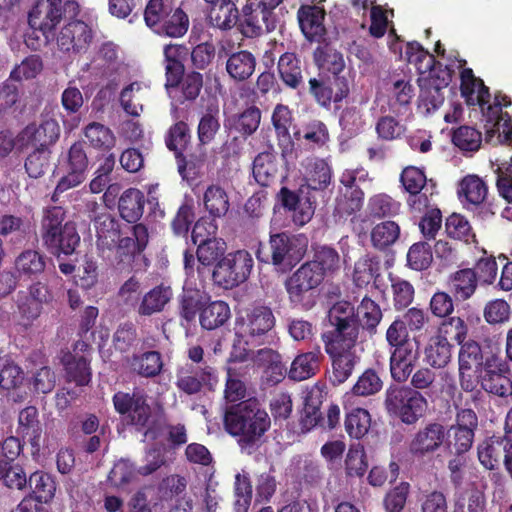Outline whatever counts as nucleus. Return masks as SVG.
<instances>
[{
	"instance_id": "obj_24",
	"label": "nucleus",
	"mask_w": 512,
	"mask_h": 512,
	"mask_svg": "<svg viewBox=\"0 0 512 512\" xmlns=\"http://www.w3.org/2000/svg\"><path fill=\"white\" fill-rule=\"evenodd\" d=\"M325 11L317 5H305L298 11L301 31L310 41H320L325 34Z\"/></svg>"
},
{
	"instance_id": "obj_29",
	"label": "nucleus",
	"mask_w": 512,
	"mask_h": 512,
	"mask_svg": "<svg viewBox=\"0 0 512 512\" xmlns=\"http://www.w3.org/2000/svg\"><path fill=\"white\" fill-rule=\"evenodd\" d=\"M461 78V94L469 105L483 106L489 102V91L483 81L476 78L471 69H463Z\"/></svg>"
},
{
	"instance_id": "obj_28",
	"label": "nucleus",
	"mask_w": 512,
	"mask_h": 512,
	"mask_svg": "<svg viewBox=\"0 0 512 512\" xmlns=\"http://www.w3.org/2000/svg\"><path fill=\"white\" fill-rule=\"evenodd\" d=\"M457 194L464 205L478 206L485 201L488 187L478 175L468 174L459 181Z\"/></svg>"
},
{
	"instance_id": "obj_63",
	"label": "nucleus",
	"mask_w": 512,
	"mask_h": 512,
	"mask_svg": "<svg viewBox=\"0 0 512 512\" xmlns=\"http://www.w3.org/2000/svg\"><path fill=\"white\" fill-rule=\"evenodd\" d=\"M133 466L126 460L116 462L109 472L108 481L116 488H123L135 478Z\"/></svg>"
},
{
	"instance_id": "obj_7",
	"label": "nucleus",
	"mask_w": 512,
	"mask_h": 512,
	"mask_svg": "<svg viewBox=\"0 0 512 512\" xmlns=\"http://www.w3.org/2000/svg\"><path fill=\"white\" fill-rule=\"evenodd\" d=\"M116 411L126 415L127 421L138 430L148 429L155 423V415L144 395L118 392L113 397Z\"/></svg>"
},
{
	"instance_id": "obj_2",
	"label": "nucleus",
	"mask_w": 512,
	"mask_h": 512,
	"mask_svg": "<svg viewBox=\"0 0 512 512\" xmlns=\"http://www.w3.org/2000/svg\"><path fill=\"white\" fill-rule=\"evenodd\" d=\"M267 412L255 402H242L227 409L224 417L226 431L239 436L240 442L250 444L257 441L270 427Z\"/></svg>"
},
{
	"instance_id": "obj_23",
	"label": "nucleus",
	"mask_w": 512,
	"mask_h": 512,
	"mask_svg": "<svg viewBox=\"0 0 512 512\" xmlns=\"http://www.w3.org/2000/svg\"><path fill=\"white\" fill-rule=\"evenodd\" d=\"M17 433L27 439L32 447V454L36 455L41 449L42 426L38 419V411L29 406L20 411L18 416Z\"/></svg>"
},
{
	"instance_id": "obj_50",
	"label": "nucleus",
	"mask_w": 512,
	"mask_h": 512,
	"mask_svg": "<svg viewBox=\"0 0 512 512\" xmlns=\"http://www.w3.org/2000/svg\"><path fill=\"white\" fill-rule=\"evenodd\" d=\"M278 72L285 84L293 88H295L302 79L299 61L293 53H285L280 57L278 61Z\"/></svg>"
},
{
	"instance_id": "obj_17",
	"label": "nucleus",
	"mask_w": 512,
	"mask_h": 512,
	"mask_svg": "<svg viewBox=\"0 0 512 512\" xmlns=\"http://www.w3.org/2000/svg\"><path fill=\"white\" fill-rule=\"evenodd\" d=\"M445 438V429L442 425L433 423L420 429L410 441L409 451L417 457L423 458L437 451Z\"/></svg>"
},
{
	"instance_id": "obj_48",
	"label": "nucleus",
	"mask_w": 512,
	"mask_h": 512,
	"mask_svg": "<svg viewBox=\"0 0 512 512\" xmlns=\"http://www.w3.org/2000/svg\"><path fill=\"white\" fill-rule=\"evenodd\" d=\"M400 235V227L394 221H384L371 231V241L377 248H386L396 242Z\"/></svg>"
},
{
	"instance_id": "obj_4",
	"label": "nucleus",
	"mask_w": 512,
	"mask_h": 512,
	"mask_svg": "<svg viewBox=\"0 0 512 512\" xmlns=\"http://www.w3.org/2000/svg\"><path fill=\"white\" fill-rule=\"evenodd\" d=\"M387 411L405 424H414L424 416L427 400L419 392L407 387H391L386 392Z\"/></svg>"
},
{
	"instance_id": "obj_1",
	"label": "nucleus",
	"mask_w": 512,
	"mask_h": 512,
	"mask_svg": "<svg viewBox=\"0 0 512 512\" xmlns=\"http://www.w3.org/2000/svg\"><path fill=\"white\" fill-rule=\"evenodd\" d=\"M191 255L185 256L186 280L183 286L181 316L187 321H193L199 314L201 326L207 330L216 329L224 325L231 316L229 305L221 300L205 304L207 295L203 291L205 280L204 270L198 269L199 282L196 281Z\"/></svg>"
},
{
	"instance_id": "obj_21",
	"label": "nucleus",
	"mask_w": 512,
	"mask_h": 512,
	"mask_svg": "<svg viewBox=\"0 0 512 512\" xmlns=\"http://www.w3.org/2000/svg\"><path fill=\"white\" fill-rule=\"evenodd\" d=\"M60 135V127L55 119H47L39 127L28 126L19 136V141L23 145L32 147H42L53 144Z\"/></svg>"
},
{
	"instance_id": "obj_40",
	"label": "nucleus",
	"mask_w": 512,
	"mask_h": 512,
	"mask_svg": "<svg viewBox=\"0 0 512 512\" xmlns=\"http://www.w3.org/2000/svg\"><path fill=\"white\" fill-rule=\"evenodd\" d=\"M255 66L254 56L248 51H240L228 58L226 70L233 79L242 81L253 74Z\"/></svg>"
},
{
	"instance_id": "obj_5",
	"label": "nucleus",
	"mask_w": 512,
	"mask_h": 512,
	"mask_svg": "<svg viewBox=\"0 0 512 512\" xmlns=\"http://www.w3.org/2000/svg\"><path fill=\"white\" fill-rule=\"evenodd\" d=\"M274 326V316L270 309L259 307L254 309L247 315L246 319H242L236 323V335L242 339L238 340V344L234 345L231 362L245 361L248 356V350L240 347L241 342L248 345L253 343L256 336H261L272 329Z\"/></svg>"
},
{
	"instance_id": "obj_51",
	"label": "nucleus",
	"mask_w": 512,
	"mask_h": 512,
	"mask_svg": "<svg viewBox=\"0 0 512 512\" xmlns=\"http://www.w3.org/2000/svg\"><path fill=\"white\" fill-rule=\"evenodd\" d=\"M162 360L158 352L150 351L133 358L132 369L145 377L157 375L162 369Z\"/></svg>"
},
{
	"instance_id": "obj_55",
	"label": "nucleus",
	"mask_w": 512,
	"mask_h": 512,
	"mask_svg": "<svg viewBox=\"0 0 512 512\" xmlns=\"http://www.w3.org/2000/svg\"><path fill=\"white\" fill-rule=\"evenodd\" d=\"M299 139H303L307 144L324 145L329 139V133L324 123L319 120H312L303 125L297 132Z\"/></svg>"
},
{
	"instance_id": "obj_15",
	"label": "nucleus",
	"mask_w": 512,
	"mask_h": 512,
	"mask_svg": "<svg viewBox=\"0 0 512 512\" xmlns=\"http://www.w3.org/2000/svg\"><path fill=\"white\" fill-rule=\"evenodd\" d=\"M92 41V31L82 21H72L60 30L57 36V46L65 53L85 52Z\"/></svg>"
},
{
	"instance_id": "obj_20",
	"label": "nucleus",
	"mask_w": 512,
	"mask_h": 512,
	"mask_svg": "<svg viewBox=\"0 0 512 512\" xmlns=\"http://www.w3.org/2000/svg\"><path fill=\"white\" fill-rule=\"evenodd\" d=\"M508 108H511V101H504V103L496 101L488 106L484 115L487 122L491 124L489 131L497 133L501 143L512 146V112Z\"/></svg>"
},
{
	"instance_id": "obj_41",
	"label": "nucleus",
	"mask_w": 512,
	"mask_h": 512,
	"mask_svg": "<svg viewBox=\"0 0 512 512\" xmlns=\"http://www.w3.org/2000/svg\"><path fill=\"white\" fill-rule=\"evenodd\" d=\"M261 112L255 107L246 108L228 119V125L243 136L252 135L259 127Z\"/></svg>"
},
{
	"instance_id": "obj_26",
	"label": "nucleus",
	"mask_w": 512,
	"mask_h": 512,
	"mask_svg": "<svg viewBox=\"0 0 512 512\" xmlns=\"http://www.w3.org/2000/svg\"><path fill=\"white\" fill-rule=\"evenodd\" d=\"M449 81V71H443L441 75L436 76L434 82H430L426 87H420L419 108L427 114L438 109L444 101L442 90L448 86Z\"/></svg>"
},
{
	"instance_id": "obj_16",
	"label": "nucleus",
	"mask_w": 512,
	"mask_h": 512,
	"mask_svg": "<svg viewBox=\"0 0 512 512\" xmlns=\"http://www.w3.org/2000/svg\"><path fill=\"white\" fill-rule=\"evenodd\" d=\"M62 17V0L39 2L29 14V24L43 33L46 39Z\"/></svg>"
},
{
	"instance_id": "obj_39",
	"label": "nucleus",
	"mask_w": 512,
	"mask_h": 512,
	"mask_svg": "<svg viewBox=\"0 0 512 512\" xmlns=\"http://www.w3.org/2000/svg\"><path fill=\"white\" fill-rule=\"evenodd\" d=\"M322 393L318 388L311 389L304 401V409L300 418L301 431L306 433L312 430L321 418L320 406Z\"/></svg>"
},
{
	"instance_id": "obj_32",
	"label": "nucleus",
	"mask_w": 512,
	"mask_h": 512,
	"mask_svg": "<svg viewBox=\"0 0 512 512\" xmlns=\"http://www.w3.org/2000/svg\"><path fill=\"white\" fill-rule=\"evenodd\" d=\"M322 354L319 350L299 354L292 361L288 375L295 381L306 380L316 374Z\"/></svg>"
},
{
	"instance_id": "obj_36",
	"label": "nucleus",
	"mask_w": 512,
	"mask_h": 512,
	"mask_svg": "<svg viewBox=\"0 0 512 512\" xmlns=\"http://www.w3.org/2000/svg\"><path fill=\"white\" fill-rule=\"evenodd\" d=\"M187 49L181 45L169 44L164 48L165 68L167 75V87H175L183 74L182 56Z\"/></svg>"
},
{
	"instance_id": "obj_10",
	"label": "nucleus",
	"mask_w": 512,
	"mask_h": 512,
	"mask_svg": "<svg viewBox=\"0 0 512 512\" xmlns=\"http://www.w3.org/2000/svg\"><path fill=\"white\" fill-rule=\"evenodd\" d=\"M322 282V273L303 264L287 281L286 288L291 302L310 308L314 303V289Z\"/></svg>"
},
{
	"instance_id": "obj_45",
	"label": "nucleus",
	"mask_w": 512,
	"mask_h": 512,
	"mask_svg": "<svg viewBox=\"0 0 512 512\" xmlns=\"http://www.w3.org/2000/svg\"><path fill=\"white\" fill-rule=\"evenodd\" d=\"M84 135L90 145L97 149L110 150L116 143V137L110 128L98 122L88 124Z\"/></svg>"
},
{
	"instance_id": "obj_22",
	"label": "nucleus",
	"mask_w": 512,
	"mask_h": 512,
	"mask_svg": "<svg viewBox=\"0 0 512 512\" xmlns=\"http://www.w3.org/2000/svg\"><path fill=\"white\" fill-rule=\"evenodd\" d=\"M418 356L417 343L392 349L390 356L392 377L398 382L406 381L413 371Z\"/></svg>"
},
{
	"instance_id": "obj_53",
	"label": "nucleus",
	"mask_w": 512,
	"mask_h": 512,
	"mask_svg": "<svg viewBox=\"0 0 512 512\" xmlns=\"http://www.w3.org/2000/svg\"><path fill=\"white\" fill-rule=\"evenodd\" d=\"M452 140L455 146L460 150L464 152H475L481 146L482 136L476 129L462 126L454 132Z\"/></svg>"
},
{
	"instance_id": "obj_56",
	"label": "nucleus",
	"mask_w": 512,
	"mask_h": 512,
	"mask_svg": "<svg viewBox=\"0 0 512 512\" xmlns=\"http://www.w3.org/2000/svg\"><path fill=\"white\" fill-rule=\"evenodd\" d=\"M16 270L24 275L41 273L45 268L43 257L33 250L22 252L15 261Z\"/></svg>"
},
{
	"instance_id": "obj_42",
	"label": "nucleus",
	"mask_w": 512,
	"mask_h": 512,
	"mask_svg": "<svg viewBox=\"0 0 512 512\" xmlns=\"http://www.w3.org/2000/svg\"><path fill=\"white\" fill-rule=\"evenodd\" d=\"M144 196L137 189L127 190L120 198L119 211L123 219L128 222L138 220L143 213Z\"/></svg>"
},
{
	"instance_id": "obj_46",
	"label": "nucleus",
	"mask_w": 512,
	"mask_h": 512,
	"mask_svg": "<svg viewBox=\"0 0 512 512\" xmlns=\"http://www.w3.org/2000/svg\"><path fill=\"white\" fill-rule=\"evenodd\" d=\"M276 157L272 153L264 152L257 155L253 163V176L262 186H268L276 177Z\"/></svg>"
},
{
	"instance_id": "obj_34",
	"label": "nucleus",
	"mask_w": 512,
	"mask_h": 512,
	"mask_svg": "<svg viewBox=\"0 0 512 512\" xmlns=\"http://www.w3.org/2000/svg\"><path fill=\"white\" fill-rule=\"evenodd\" d=\"M172 290L169 286L158 285L144 294L139 306L138 313L142 316H150L161 312L172 298Z\"/></svg>"
},
{
	"instance_id": "obj_19",
	"label": "nucleus",
	"mask_w": 512,
	"mask_h": 512,
	"mask_svg": "<svg viewBox=\"0 0 512 512\" xmlns=\"http://www.w3.org/2000/svg\"><path fill=\"white\" fill-rule=\"evenodd\" d=\"M408 61L414 64L418 70L419 87H426L430 82L436 80L437 75L441 72L447 71L442 69L441 66L436 65L434 56L428 51H425L418 43H411L407 47Z\"/></svg>"
},
{
	"instance_id": "obj_8",
	"label": "nucleus",
	"mask_w": 512,
	"mask_h": 512,
	"mask_svg": "<svg viewBox=\"0 0 512 512\" xmlns=\"http://www.w3.org/2000/svg\"><path fill=\"white\" fill-rule=\"evenodd\" d=\"M356 341L349 339L325 340V350L332 360L333 380L341 384L352 374L359 360L356 353Z\"/></svg>"
},
{
	"instance_id": "obj_3",
	"label": "nucleus",
	"mask_w": 512,
	"mask_h": 512,
	"mask_svg": "<svg viewBox=\"0 0 512 512\" xmlns=\"http://www.w3.org/2000/svg\"><path fill=\"white\" fill-rule=\"evenodd\" d=\"M63 211L54 207L47 211L43 221V241L51 253L70 255L79 244L80 237L71 222L62 225Z\"/></svg>"
},
{
	"instance_id": "obj_38",
	"label": "nucleus",
	"mask_w": 512,
	"mask_h": 512,
	"mask_svg": "<svg viewBox=\"0 0 512 512\" xmlns=\"http://www.w3.org/2000/svg\"><path fill=\"white\" fill-rule=\"evenodd\" d=\"M29 485L34 495V500L47 506L55 496L56 482L51 475L42 471H36L29 477Z\"/></svg>"
},
{
	"instance_id": "obj_54",
	"label": "nucleus",
	"mask_w": 512,
	"mask_h": 512,
	"mask_svg": "<svg viewBox=\"0 0 512 512\" xmlns=\"http://www.w3.org/2000/svg\"><path fill=\"white\" fill-rule=\"evenodd\" d=\"M357 318L363 327L375 328L382 319L379 305L369 297H364L357 309Z\"/></svg>"
},
{
	"instance_id": "obj_9",
	"label": "nucleus",
	"mask_w": 512,
	"mask_h": 512,
	"mask_svg": "<svg viewBox=\"0 0 512 512\" xmlns=\"http://www.w3.org/2000/svg\"><path fill=\"white\" fill-rule=\"evenodd\" d=\"M241 32L246 37H257L275 29L273 11L259 0H246L239 15Z\"/></svg>"
},
{
	"instance_id": "obj_31",
	"label": "nucleus",
	"mask_w": 512,
	"mask_h": 512,
	"mask_svg": "<svg viewBox=\"0 0 512 512\" xmlns=\"http://www.w3.org/2000/svg\"><path fill=\"white\" fill-rule=\"evenodd\" d=\"M197 260L201 265L197 268L193 267L195 279L199 282L198 269L204 270L205 278L207 277V267L211 266L225 251V243L222 239L216 238L207 242L197 243ZM190 255L187 251L184 253V257ZM192 258L194 256L191 254ZM195 261V259H193ZM191 265L195 266V262H191Z\"/></svg>"
},
{
	"instance_id": "obj_37",
	"label": "nucleus",
	"mask_w": 512,
	"mask_h": 512,
	"mask_svg": "<svg viewBox=\"0 0 512 512\" xmlns=\"http://www.w3.org/2000/svg\"><path fill=\"white\" fill-rule=\"evenodd\" d=\"M205 210L213 218H220L226 215L229 210V198L227 192L219 185H210L203 194Z\"/></svg>"
},
{
	"instance_id": "obj_64",
	"label": "nucleus",
	"mask_w": 512,
	"mask_h": 512,
	"mask_svg": "<svg viewBox=\"0 0 512 512\" xmlns=\"http://www.w3.org/2000/svg\"><path fill=\"white\" fill-rule=\"evenodd\" d=\"M393 293L394 304L397 309L406 308L414 298V288L406 280L400 278H390Z\"/></svg>"
},
{
	"instance_id": "obj_57",
	"label": "nucleus",
	"mask_w": 512,
	"mask_h": 512,
	"mask_svg": "<svg viewBox=\"0 0 512 512\" xmlns=\"http://www.w3.org/2000/svg\"><path fill=\"white\" fill-rule=\"evenodd\" d=\"M365 451L361 444L351 445L345 459V469L349 476H363L367 470Z\"/></svg>"
},
{
	"instance_id": "obj_49",
	"label": "nucleus",
	"mask_w": 512,
	"mask_h": 512,
	"mask_svg": "<svg viewBox=\"0 0 512 512\" xmlns=\"http://www.w3.org/2000/svg\"><path fill=\"white\" fill-rule=\"evenodd\" d=\"M379 272V261L369 255L361 257L354 266L353 281L359 286L368 285Z\"/></svg>"
},
{
	"instance_id": "obj_61",
	"label": "nucleus",
	"mask_w": 512,
	"mask_h": 512,
	"mask_svg": "<svg viewBox=\"0 0 512 512\" xmlns=\"http://www.w3.org/2000/svg\"><path fill=\"white\" fill-rule=\"evenodd\" d=\"M386 340L392 349L417 343L410 338L405 322L401 318H396L390 324L386 331Z\"/></svg>"
},
{
	"instance_id": "obj_33",
	"label": "nucleus",
	"mask_w": 512,
	"mask_h": 512,
	"mask_svg": "<svg viewBox=\"0 0 512 512\" xmlns=\"http://www.w3.org/2000/svg\"><path fill=\"white\" fill-rule=\"evenodd\" d=\"M452 346L444 335L431 337L425 348V361L433 368H444L452 357Z\"/></svg>"
},
{
	"instance_id": "obj_60",
	"label": "nucleus",
	"mask_w": 512,
	"mask_h": 512,
	"mask_svg": "<svg viewBox=\"0 0 512 512\" xmlns=\"http://www.w3.org/2000/svg\"><path fill=\"white\" fill-rule=\"evenodd\" d=\"M23 372L16 364L7 358L0 359V386L3 389H13L23 382Z\"/></svg>"
},
{
	"instance_id": "obj_62",
	"label": "nucleus",
	"mask_w": 512,
	"mask_h": 512,
	"mask_svg": "<svg viewBox=\"0 0 512 512\" xmlns=\"http://www.w3.org/2000/svg\"><path fill=\"white\" fill-rule=\"evenodd\" d=\"M331 179V172L324 160H316L306 175L307 185L312 189L325 188Z\"/></svg>"
},
{
	"instance_id": "obj_27",
	"label": "nucleus",
	"mask_w": 512,
	"mask_h": 512,
	"mask_svg": "<svg viewBox=\"0 0 512 512\" xmlns=\"http://www.w3.org/2000/svg\"><path fill=\"white\" fill-rule=\"evenodd\" d=\"M150 87L142 81H134L120 92L119 101L123 110L131 116H139L143 111V102L149 95Z\"/></svg>"
},
{
	"instance_id": "obj_47",
	"label": "nucleus",
	"mask_w": 512,
	"mask_h": 512,
	"mask_svg": "<svg viewBox=\"0 0 512 512\" xmlns=\"http://www.w3.org/2000/svg\"><path fill=\"white\" fill-rule=\"evenodd\" d=\"M371 425V417L367 410L362 408L353 409L346 415L345 429L347 433L356 439L367 434Z\"/></svg>"
},
{
	"instance_id": "obj_14",
	"label": "nucleus",
	"mask_w": 512,
	"mask_h": 512,
	"mask_svg": "<svg viewBox=\"0 0 512 512\" xmlns=\"http://www.w3.org/2000/svg\"><path fill=\"white\" fill-rule=\"evenodd\" d=\"M483 356L479 346L474 341L462 345L459 351V380L462 389L473 391L479 383V373L483 368Z\"/></svg>"
},
{
	"instance_id": "obj_30",
	"label": "nucleus",
	"mask_w": 512,
	"mask_h": 512,
	"mask_svg": "<svg viewBox=\"0 0 512 512\" xmlns=\"http://www.w3.org/2000/svg\"><path fill=\"white\" fill-rule=\"evenodd\" d=\"M236 2L238 0H220L216 4H211L208 14L209 23L221 30L231 29L239 19Z\"/></svg>"
},
{
	"instance_id": "obj_59",
	"label": "nucleus",
	"mask_w": 512,
	"mask_h": 512,
	"mask_svg": "<svg viewBox=\"0 0 512 512\" xmlns=\"http://www.w3.org/2000/svg\"><path fill=\"white\" fill-rule=\"evenodd\" d=\"M502 454L501 443L498 439L490 438L483 441L478 447V458L487 469H494Z\"/></svg>"
},
{
	"instance_id": "obj_35",
	"label": "nucleus",
	"mask_w": 512,
	"mask_h": 512,
	"mask_svg": "<svg viewBox=\"0 0 512 512\" xmlns=\"http://www.w3.org/2000/svg\"><path fill=\"white\" fill-rule=\"evenodd\" d=\"M477 274L472 269H461L450 276L449 286L456 299H469L477 288Z\"/></svg>"
},
{
	"instance_id": "obj_43",
	"label": "nucleus",
	"mask_w": 512,
	"mask_h": 512,
	"mask_svg": "<svg viewBox=\"0 0 512 512\" xmlns=\"http://www.w3.org/2000/svg\"><path fill=\"white\" fill-rule=\"evenodd\" d=\"M188 16L181 10L175 9L165 15L162 23L156 28V33L168 37H182L188 30Z\"/></svg>"
},
{
	"instance_id": "obj_25",
	"label": "nucleus",
	"mask_w": 512,
	"mask_h": 512,
	"mask_svg": "<svg viewBox=\"0 0 512 512\" xmlns=\"http://www.w3.org/2000/svg\"><path fill=\"white\" fill-rule=\"evenodd\" d=\"M401 182L405 190L410 193L409 206L416 211H421L427 202V198L420 194L426 183L424 172L414 166L406 167L401 174Z\"/></svg>"
},
{
	"instance_id": "obj_18",
	"label": "nucleus",
	"mask_w": 512,
	"mask_h": 512,
	"mask_svg": "<svg viewBox=\"0 0 512 512\" xmlns=\"http://www.w3.org/2000/svg\"><path fill=\"white\" fill-rule=\"evenodd\" d=\"M87 349L88 345L85 342H78L73 351L64 353L61 359L69 381L80 386L88 384L91 376L88 356L85 353Z\"/></svg>"
},
{
	"instance_id": "obj_6",
	"label": "nucleus",
	"mask_w": 512,
	"mask_h": 512,
	"mask_svg": "<svg viewBox=\"0 0 512 512\" xmlns=\"http://www.w3.org/2000/svg\"><path fill=\"white\" fill-rule=\"evenodd\" d=\"M253 259L244 250L229 253L215 266L212 278L216 285L231 289L243 283L251 273Z\"/></svg>"
},
{
	"instance_id": "obj_58",
	"label": "nucleus",
	"mask_w": 512,
	"mask_h": 512,
	"mask_svg": "<svg viewBox=\"0 0 512 512\" xmlns=\"http://www.w3.org/2000/svg\"><path fill=\"white\" fill-rule=\"evenodd\" d=\"M445 229L447 234L458 240L469 242L474 238L469 221L460 214H452L446 219Z\"/></svg>"
},
{
	"instance_id": "obj_13",
	"label": "nucleus",
	"mask_w": 512,
	"mask_h": 512,
	"mask_svg": "<svg viewBox=\"0 0 512 512\" xmlns=\"http://www.w3.org/2000/svg\"><path fill=\"white\" fill-rule=\"evenodd\" d=\"M269 248L272 263L288 269L303 257L306 244L300 238L281 233L270 237Z\"/></svg>"
},
{
	"instance_id": "obj_12",
	"label": "nucleus",
	"mask_w": 512,
	"mask_h": 512,
	"mask_svg": "<svg viewBox=\"0 0 512 512\" xmlns=\"http://www.w3.org/2000/svg\"><path fill=\"white\" fill-rule=\"evenodd\" d=\"M328 320L334 330L330 335H323L325 340L349 339L357 340L359 328L355 309L348 301L335 303L328 312Z\"/></svg>"
},
{
	"instance_id": "obj_11",
	"label": "nucleus",
	"mask_w": 512,
	"mask_h": 512,
	"mask_svg": "<svg viewBox=\"0 0 512 512\" xmlns=\"http://www.w3.org/2000/svg\"><path fill=\"white\" fill-rule=\"evenodd\" d=\"M482 388L494 395L506 397L512 395V381L507 364L496 356L488 358L479 373Z\"/></svg>"
},
{
	"instance_id": "obj_52",
	"label": "nucleus",
	"mask_w": 512,
	"mask_h": 512,
	"mask_svg": "<svg viewBox=\"0 0 512 512\" xmlns=\"http://www.w3.org/2000/svg\"><path fill=\"white\" fill-rule=\"evenodd\" d=\"M0 480L10 489L23 490L27 485L23 468L4 460H0Z\"/></svg>"
},
{
	"instance_id": "obj_44",
	"label": "nucleus",
	"mask_w": 512,
	"mask_h": 512,
	"mask_svg": "<svg viewBox=\"0 0 512 512\" xmlns=\"http://www.w3.org/2000/svg\"><path fill=\"white\" fill-rule=\"evenodd\" d=\"M312 270L322 273V279L340 267V257L333 248L323 246L315 251L314 259L308 263Z\"/></svg>"
}]
</instances>
